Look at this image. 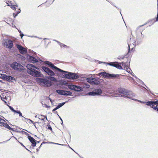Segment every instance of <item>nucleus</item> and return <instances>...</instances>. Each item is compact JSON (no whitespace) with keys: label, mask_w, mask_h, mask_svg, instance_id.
Wrapping results in <instances>:
<instances>
[{"label":"nucleus","mask_w":158,"mask_h":158,"mask_svg":"<svg viewBox=\"0 0 158 158\" xmlns=\"http://www.w3.org/2000/svg\"><path fill=\"white\" fill-rule=\"evenodd\" d=\"M27 73L31 76L36 77L41 76L40 72L36 70V69L39 70V68L33 64H28L27 65Z\"/></svg>","instance_id":"obj_1"},{"label":"nucleus","mask_w":158,"mask_h":158,"mask_svg":"<svg viewBox=\"0 0 158 158\" xmlns=\"http://www.w3.org/2000/svg\"><path fill=\"white\" fill-rule=\"evenodd\" d=\"M118 92L120 94L121 97L127 98L130 99H133V97L134 96V93L131 91L123 88H120L118 89Z\"/></svg>","instance_id":"obj_2"},{"label":"nucleus","mask_w":158,"mask_h":158,"mask_svg":"<svg viewBox=\"0 0 158 158\" xmlns=\"http://www.w3.org/2000/svg\"><path fill=\"white\" fill-rule=\"evenodd\" d=\"M36 80L40 85L43 86L45 87H50L52 85L51 82L47 79L39 78H37Z\"/></svg>","instance_id":"obj_3"},{"label":"nucleus","mask_w":158,"mask_h":158,"mask_svg":"<svg viewBox=\"0 0 158 158\" xmlns=\"http://www.w3.org/2000/svg\"><path fill=\"white\" fill-rule=\"evenodd\" d=\"M11 67L14 70L22 71L23 70L24 67L20 64L17 62H14L10 65Z\"/></svg>","instance_id":"obj_4"},{"label":"nucleus","mask_w":158,"mask_h":158,"mask_svg":"<svg viewBox=\"0 0 158 158\" xmlns=\"http://www.w3.org/2000/svg\"><path fill=\"white\" fill-rule=\"evenodd\" d=\"M86 81L90 84L93 85H98L100 83V82L95 78L89 77L86 78Z\"/></svg>","instance_id":"obj_5"},{"label":"nucleus","mask_w":158,"mask_h":158,"mask_svg":"<svg viewBox=\"0 0 158 158\" xmlns=\"http://www.w3.org/2000/svg\"><path fill=\"white\" fill-rule=\"evenodd\" d=\"M3 43L4 45L6 46L7 48H11L13 45L12 41L7 39H4L3 41Z\"/></svg>","instance_id":"obj_6"},{"label":"nucleus","mask_w":158,"mask_h":158,"mask_svg":"<svg viewBox=\"0 0 158 158\" xmlns=\"http://www.w3.org/2000/svg\"><path fill=\"white\" fill-rule=\"evenodd\" d=\"M41 68L43 71L45 72L50 76H52L55 75L54 73L48 67L43 66L41 67Z\"/></svg>","instance_id":"obj_7"},{"label":"nucleus","mask_w":158,"mask_h":158,"mask_svg":"<svg viewBox=\"0 0 158 158\" xmlns=\"http://www.w3.org/2000/svg\"><path fill=\"white\" fill-rule=\"evenodd\" d=\"M44 63L48 65L49 67L52 69H56L60 72H66V71L62 70L55 66L52 63L48 61H44Z\"/></svg>","instance_id":"obj_8"},{"label":"nucleus","mask_w":158,"mask_h":158,"mask_svg":"<svg viewBox=\"0 0 158 158\" xmlns=\"http://www.w3.org/2000/svg\"><path fill=\"white\" fill-rule=\"evenodd\" d=\"M100 75L104 77V78L107 77H118L119 76L118 74H110L106 72H101L99 73Z\"/></svg>","instance_id":"obj_9"},{"label":"nucleus","mask_w":158,"mask_h":158,"mask_svg":"<svg viewBox=\"0 0 158 158\" xmlns=\"http://www.w3.org/2000/svg\"><path fill=\"white\" fill-rule=\"evenodd\" d=\"M56 92L60 94V95H64V96H72L73 95H72V93L71 91L66 90H57L56 91Z\"/></svg>","instance_id":"obj_10"},{"label":"nucleus","mask_w":158,"mask_h":158,"mask_svg":"<svg viewBox=\"0 0 158 158\" xmlns=\"http://www.w3.org/2000/svg\"><path fill=\"white\" fill-rule=\"evenodd\" d=\"M102 93V90L100 89H96L94 91L90 92L88 93V95L90 96H98L100 95Z\"/></svg>","instance_id":"obj_11"},{"label":"nucleus","mask_w":158,"mask_h":158,"mask_svg":"<svg viewBox=\"0 0 158 158\" xmlns=\"http://www.w3.org/2000/svg\"><path fill=\"white\" fill-rule=\"evenodd\" d=\"M146 104L148 106H150L151 107H155V106L156 105V106H158V100L154 101H151L147 102Z\"/></svg>","instance_id":"obj_12"},{"label":"nucleus","mask_w":158,"mask_h":158,"mask_svg":"<svg viewBox=\"0 0 158 158\" xmlns=\"http://www.w3.org/2000/svg\"><path fill=\"white\" fill-rule=\"evenodd\" d=\"M108 64L111 66H114L116 68H117L119 69H123L122 66L118 64L117 62H110L109 63H108Z\"/></svg>","instance_id":"obj_13"},{"label":"nucleus","mask_w":158,"mask_h":158,"mask_svg":"<svg viewBox=\"0 0 158 158\" xmlns=\"http://www.w3.org/2000/svg\"><path fill=\"white\" fill-rule=\"evenodd\" d=\"M28 58L29 59V61L30 62L34 63L38 62V60L37 59L32 56H29Z\"/></svg>","instance_id":"obj_14"},{"label":"nucleus","mask_w":158,"mask_h":158,"mask_svg":"<svg viewBox=\"0 0 158 158\" xmlns=\"http://www.w3.org/2000/svg\"><path fill=\"white\" fill-rule=\"evenodd\" d=\"M29 140L32 143V145L33 147L35 146L36 144V142L35 140L31 135H29L28 136Z\"/></svg>","instance_id":"obj_15"},{"label":"nucleus","mask_w":158,"mask_h":158,"mask_svg":"<svg viewBox=\"0 0 158 158\" xmlns=\"http://www.w3.org/2000/svg\"><path fill=\"white\" fill-rule=\"evenodd\" d=\"M120 64H122L123 65H124L125 66L124 67V69L126 70V71L130 73L131 74H132V72L131 69L129 68L128 67L126 66V65L125 63L123 62H122Z\"/></svg>","instance_id":"obj_16"},{"label":"nucleus","mask_w":158,"mask_h":158,"mask_svg":"<svg viewBox=\"0 0 158 158\" xmlns=\"http://www.w3.org/2000/svg\"><path fill=\"white\" fill-rule=\"evenodd\" d=\"M71 78V80H74L78 79L79 77L75 73H70Z\"/></svg>","instance_id":"obj_17"},{"label":"nucleus","mask_w":158,"mask_h":158,"mask_svg":"<svg viewBox=\"0 0 158 158\" xmlns=\"http://www.w3.org/2000/svg\"><path fill=\"white\" fill-rule=\"evenodd\" d=\"M2 126L4 127L9 130H11L13 131H15L13 128L10 127L6 123H5L4 122V123H3V125Z\"/></svg>","instance_id":"obj_18"},{"label":"nucleus","mask_w":158,"mask_h":158,"mask_svg":"<svg viewBox=\"0 0 158 158\" xmlns=\"http://www.w3.org/2000/svg\"><path fill=\"white\" fill-rule=\"evenodd\" d=\"M2 126L4 127L9 130H11L13 131H15L13 128L10 127L6 123H5L4 122V123H3V125Z\"/></svg>","instance_id":"obj_19"},{"label":"nucleus","mask_w":158,"mask_h":158,"mask_svg":"<svg viewBox=\"0 0 158 158\" xmlns=\"http://www.w3.org/2000/svg\"><path fill=\"white\" fill-rule=\"evenodd\" d=\"M74 90L77 92L82 91L83 90V89L80 86L75 85Z\"/></svg>","instance_id":"obj_20"},{"label":"nucleus","mask_w":158,"mask_h":158,"mask_svg":"<svg viewBox=\"0 0 158 158\" xmlns=\"http://www.w3.org/2000/svg\"><path fill=\"white\" fill-rule=\"evenodd\" d=\"M66 72H64L65 73H67L68 74H64V78H66L67 79H71V75H70V73L69 72L67 71H65Z\"/></svg>","instance_id":"obj_21"},{"label":"nucleus","mask_w":158,"mask_h":158,"mask_svg":"<svg viewBox=\"0 0 158 158\" xmlns=\"http://www.w3.org/2000/svg\"><path fill=\"white\" fill-rule=\"evenodd\" d=\"M14 79V77L11 76L6 75L5 80L10 82L11 81Z\"/></svg>","instance_id":"obj_22"},{"label":"nucleus","mask_w":158,"mask_h":158,"mask_svg":"<svg viewBox=\"0 0 158 158\" xmlns=\"http://www.w3.org/2000/svg\"><path fill=\"white\" fill-rule=\"evenodd\" d=\"M19 52L21 53L24 54L27 52V50L25 48L23 47L21 50H20Z\"/></svg>","instance_id":"obj_23"},{"label":"nucleus","mask_w":158,"mask_h":158,"mask_svg":"<svg viewBox=\"0 0 158 158\" xmlns=\"http://www.w3.org/2000/svg\"><path fill=\"white\" fill-rule=\"evenodd\" d=\"M75 85H68V87L70 89L74 90Z\"/></svg>","instance_id":"obj_24"},{"label":"nucleus","mask_w":158,"mask_h":158,"mask_svg":"<svg viewBox=\"0 0 158 158\" xmlns=\"http://www.w3.org/2000/svg\"><path fill=\"white\" fill-rule=\"evenodd\" d=\"M48 79H50L51 81H56L57 80L54 77H53L52 76H51L50 77H47Z\"/></svg>","instance_id":"obj_25"},{"label":"nucleus","mask_w":158,"mask_h":158,"mask_svg":"<svg viewBox=\"0 0 158 158\" xmlns=\"http://www.w3.org/2000/svg\"><path fill=\"white\" fill-rule=\"evenodd\" d=\"M135 94H134V96L133 97V99H131L132 100H133L134 101H138V102H140L141 103H145L146 102H142L140 100H137V99H135Z\"/></svg>","instance_id":"obj_26"},{"label":"nucleus","mask_w":158,"mask_h":158,"mask_svg":"<svg viewBox=\"0 0 158 158\" xmlns=\"http://www.w3.org/2000/svg\"><path fill=\"white\" fill-rule=\"evenodd\" d=\"M15 113H17V114H19V116H21L22 117H23L25 119H27V118H25L23 117V116H22V114L19 110H16V112H15Z\"/></svg>","instance_id":"obj_27"},{"label":"nucleus","mask_w":158,"mask_h":158,"mask_svg":"<svg viewBox=\"0 0 158 158\" xmlns=\"http://www.w3.org/2000/svg\"><path fill=\"white\" fill-rule=\"evenodd\" d=\"M8 6H10V7L11 8V9H12L13 10H15L16 8L15 6L16 7H17L18 6V5L17 4H16V5H11V6L10 5L8 4Z\"/></svg>","instance_id":"obj_28"},{"label":"nucleus","mask_w":158,"mask_h":158,"mask_svg":"<svg viewBox=\"0 0 158 158\" xmlns=\"http://www.w3.org/2000/svg\"><path fill=\"white\" fill-rule=\"evenodd\" d=\"M66 102H65L60 103L57 106L59 108L61 107H62V106H63L66 103Z\"/></svg>","instance_id":"obj_29"},{"label":"nucleus","mask_w":158,"mask_h":158,"mask_svg":"<svg viewBox=\"0 0 158 158\" xmlns=\"http://www.w3.org/2000/svg\"><path fill=\"white\" fill-rule=\"evenodd\" d=\"M7 106L9 107L10 109L13 112H14V113H15V112H16V110H15L13 107L10 106H9L7 104Z\"/></svg>","instance_id":"obj_30"},{"label":"nucleus","mask_w":158,"mask_h":158,"mask_svg":"<svg viewBox=\"0 0 158 158\" xmlns=\"http://www.w3.org/2000/svg\"><path fill=\"white\" fill-rule=\"evenodd\" d=\"M39 118L42 120L44 121L45 119V116L43 115H40L39 116Z\"/></svg>","instance_id":"obj_31"},{"label":"nucleus","mask_w":158,"mask_h":158,"mask_svg":"<svg viewBox=\"0 0 158 158\" xmlns=\"http://www.w3.org/2000/svg\"><path fill=\"white\" fill-rule=\"evenodd\" d=\"M1 99L2 101H4L5 103L6 104H7L6 101H7V99L6 98V97H5V98L4 97H1Z\"/></svg>","instance_id":"obj_32"},{"label":"nucleus","mask_w":158,"mask_h":158,"mask_svg":"<svg viewBox=\"0 0 158 158\" xmlns=\"http://www.w3.org/2000/svg\"><path fill=\"white\" fill-rule=\"evenodd\" d=\"M5 121L4 119L0 118V126H2L3 123H4Z\"/></svg>","instance_id":"obj_33"},{"label":"nucleus","mask_w":158,"mask_h":158,"mask_svg":"<svg viewBox=\"0 0 158 158\" xmlns=\"http://www.w3.org/2000/svg\"><path fill=\"white\" fill-rule=\"evenodd\" d=\"M16 13L15 15V16H14V18H15L20 13V9H18V10L15 12Z\"/></svg>","instance_id":"obj_34"},{"label":"nucleus","mask_w":158,"mask_h":158,"mask_svg":"<svg viewBox=\"0 0 158 158\" xmlns=\"http://www.w3.org/2000/svg\"><path fill=\"white\" fill-rule=\"evenodd\" d=\"M16 47L19 50V51L21 50V49L23 47L20 45L17 44Z\"/></svg>","instance_id":"obj_35"},{"label":"nucleus","mask_w":158,"mask_h":158,"mask_svg":"<svg viewBox=\"0 0 158 158\" xmlns=\"http://www.w3.org/2000/svg\"><path fill=\"white\" fill-rule=\"evenodd\" d=\"M42 104L43 107H45L46 108L48 107V106L45 103H44V102H42Z\"/></svg>","instance_id":"obj_36"},{"label":"nucleus","mask_w":158,"mask_h":158,"mask_svg":"<svg viewBox=\"0 0 158 158\" xmlns=\"http://www.w3.org/2000/svg\"><path fill=\"white\" fill-rule=\"evenodd\" d=\"M60 46L61 47H64V48H65V47H67V48H69V47H68L67 45H66L63 44H62V43H61V44H60Z\"/></svg>","instance_id":"obj_37"},{"label":"nucleus","mask_w":158,"mask_h":158,"mask_svg":"<svg viewBox=\"0 0 158 158\" xmlns=\"http://www.w3.org/2000/svg\"><path fill=\"white\" fill-rule=\"evenodd\" d=\"M6 75H6V74H3V75H2V79H3V80H5V79H6Z\"/></svg>","instance_id":"obj_38"},{"label":"nucleus","mask_w":158,"mask_h":158,"mask_svg":"<svg viewBox=\"0 0 158 158\" xmlns=\"http://www.w3.org/2000/svg\"><path fill=\"white\" fill-rule=\"evenodd\" d=\"M48 129L51 130V131L52 132V128L51 127V126L50 125H48Z\"/></svg>","instance_id":"obj_39"},{"label":"nucleus","mask_w":158,"mask_h":158,"mask_svg":"<svg viewBox=\"0 0 158 158\" xmlns=\"http://www.w3.org/2000/svg\"><path fill=\"white\" fill-rule=\"evenodd\" d=\"M48 143H52V144H58V145H64V144H59V143H55L52 142H49Z\"/></svg>","instance_id":"obj_40"},{"label":"nucleus","mask_w":158,"mask_h":158,"mask_svg":"<svg viewBox=\"0 0 158 158\" xmlns=\"http://www.w3.org/2000/svg\"><path fill=\"white\" fill-rule=\"evenodd\" d=\"M22 132L23 134H24L25 135H28V136L29 135V134L28 133H27V132H26L25 131H22Z\"/></svg>","instance_id":"obj_41"},{"label":"nucleus","mask_w":158,"mask_h":158,"mask_svg":"<svg viewBox=\"0 0 158 158\" xmlns=\"http://www.w3.org/2000/svg\"><path fill=\"white\" fill-rule=\"evenodd\" d=\"M139 81H137L140 82L141 84L142 85H144V83L141 80L139 79H138Z\"/></svg>","instance_id":"obj_42"},{"label":"nucleus","mask_w":158,"mask_h":158,"mask_svg":"<svg viewBox=\"0 0 158 158\" xmlns=\"http://www.w3.org/2000/svg\"><path fill=\"white\" fill-rule=\"evenodd\" d=\"M152 108H153L154 110H156L158 112V109L157 108V106H155V107H152Z\"/></svg>","instance_id":"obj_43"},{"label":"nucleus","mask_w":158,"mask_h":158,"mask_svg":"<svg viewBox=\"0 0 158 158\" xmlns=\"http://www.w3.org/2000/svg\"><path fill=\"white\" fill-rule=\"evenodd\" d=\"M157 21H158V10L157 14V17H156V19L155 21H154V23L155 22H157Z\"/></svg>","instance_id":"obj_44"},{"label":"nucleus","mask_w":158,"mask_h":158,"mask_svg":"<svg viewBox=\"0 0 158 158\" xmlns=\"http://www.w3.org/2000/svg\"><path fill=\"white\" fill-rule=\"evenodd\" d=\"M59 108L57 106L55 108L53 109L52 110V112H54V111H55L56 110L58 109Z\"/></svg>","instance_id":"obj_45"},{"label":"nucleus","mask_w":158,"mask_h":158,"mask_svg":"<svg viewBox=\"0 0 158 158\" xmlns=\"http://www.w3.org/2000/svg\"><path fill=\"white\" fill-rule=\"evenodd\" d=\"M90 86L88 84H85V87H86L87 88H89Z\"/></svg>","instance_id":"obj_46"},{"label":"nucleus","mask_w":158,"mask_h":158,"mask_svg":"<svg viewBox=\"0 0 158 158\" xmlns=\"http://www.w3.org/2000/svg\"><path fill=\"white\" fill-rule=\"evenodd\" d=\"M27 119L28 120H29L31 122V123H32L33 124H35V123H34V122H33V121H32V120H30V119Z\"/></svg>","instance_id":"obj_47"},{"label":"nucleus","mask_w":158,"mask_h":158,"mask_svg":"<svg viewBox=\"0 0 158 158\" xmlns=\"http://www.w3.org/2000/svg\"><path fill=\"white\" fill-rule=\"evenodd\" d=\"M27 119L28 120H29L31 122V123H32L33 124H35V123H34V122H33V121H32V120H30V119Z\"/></svg>","instance_id":"obj_48"},{"label":"nucleus","mask_w":158,"mask_h":158,"mask_svg":"<svg viewBox=\"0 0 158 158\" xmlns=\"http://www.w3.org/2000/svg\"><path fill=\"white\" fill-rule=\"evenodd\" d=\"M20 36H21V38H22L23 36L24 35L23 34L20 33Z\"/></svg>","instance_id":"obj_49"},{"label":"nucleus","mask_w":158,"mask_h":158,"mask_svg":"<svg viewBox=\"0 0 158 158\" xmlns=\"http://www.w3.org/2000/svg\"><path fill=\"white\" fill-rule=\"evenodd\" d=\"M48 99V100L49 99L50 100V102H51V103H52V100L50 98H48V97H46V99Z\"/></svg>","instance_id":"obj_50"},{"label":"nucleus","mask_w":158,"mask_h":158,"mask_svg":"<svg viewBox=\"0 0 158 158\" xmlns=\"http://www.w3.org/2000/svg\"><path fill=\"white\" fill-rule=\"evenodd\" d=\"M131 75H132L133 76H134V77L137 78V77H136V76L133 73H132V74H131Z\"/></svg>","instance_id":"obj_51"},{"label":"nucleus","mask_w":158,"mask_h":158,"mask_svg":"<svg viewBox=\"0 0 158 158\" xmlns=\"http://www.w3.org/2000/svg\"><path fill=\"white\" fill-rule=\"evenodd\" d=\"M24 148H25V149H26L28 151L30 152H31L28 149H27L26 147H25L23 145V146Z\"/></svg>","instance_id":"obj_52"},{"label":"nucleus","mask_w":158,"mask_h":158,"mask_svg":"<svg viewBox=\"0 0 158 158\" xmlns=\"http://www.w3.org/2000/svg\"><path fill=\"white\" fill-rule=\"evenodd\" d=\"M28 37H31V38H32V37H35V38H37V37L36 36H28Z\"/></svg>","instance_id":"obj_53"},{"label":"nucleus","mask_w":158,"mask_h":158,"mask_svg":"<svg viewBox=\"0 0 158 158\" xmlns=\"http://www.w3.org/2000/svg\"><path fill=\"white\" fill-rule=\"evenodd\" d=\"M18 141L20 143V144L22 145V146H23V144L22 143H21V142H20L19 141Z\"/></svg>","instance_id":"obj_54"},{"label":"nucleus","mask_w":158,"mask_h":158,"mask_svg":"<svg viewBox=\"0 0 158 158\" xmlns=\"http://www.w3.org/2000/svg\"><path fill=\"white\" fill-rule=\"evenodd\" d=\"M56 42L60 45V44H61V43H60V42H59V41H56Z\"/></svg>","instance_id":"obj_55"},{"label":"nucleus","mask_w":158,"mask_h":158,"mask_svg":"<svg viewBox=\"0 0 158 158\" xmlns=\"http://www.w3.org/2000/svg\"><path fill=\"white\" fill-rule=\"evenodd\" d=\"M17 30L20 33H21L22 32L20 30H19L18 29H17Z\"/></svg>","instance_id":"obj_56"},{"label":"nucleus","mask_w":158,"mask_h":158,"mask_svg":"<svg viewBox=\"0 0 158 158\" xmlns=\"http://www.w3.org/2000/svg\"><path fill=\"white\" fill-rule=\"evenodd\" d=\"M54 112V113L55 114H57L58 116H59L57 111H56L55 112Z\"/></svg>","instance_id":"obj_57"},{"label":"nucleus","mask_w":158,"mask_h":158,"mask_svg":"<svg viewBox=\"0 0 158 158\" xmlns=\"http://www.w3.org/2000/svg\"><path fill=\"white\" fill-rule=\"evenodd\" d=\"M146 24V23H145V24H143V25H141V26H139V27H141L145 25V24Z\"/></svg>","instance_id":"obj_58"},{"label":"nucleus","mask_w":158,"mask_h":158,"mask_svg":"<svg viewBox=\"0 0 158 158\" xmlns=\"http://www.w3.org/2000/svg\"><path fill=\"white\" fill-rule=\"evenodd\" d=\"M16 13L15 12V13H13V16L14 17V16H15V15H16Z\"/></svg>","instance_id":"obj_59"},{"label":"nucleus","mask_w":158,"mask_h":158,"mask_svg":"<svg viewBox=\"0 0 158 158\" xmlns=\"http://www.w3.org/2000/svg\"><path fill=\"white\" fill-rule=\"evenodd\" d=\"M131 46V44H128V47H129V51L130 50V46Z\"/></svg>","instance_id":"obj_60"},{"label":"nucleus","mask_w":158,"mask_h":158,"mask_svg":"<svg viewBox=\"0 0 158 158\" xmlns=\"http://www.w3.org/2000/svg\"><path fill=\"white\" fill-rule=\"evenodd\" d=\"M11 138H15V139L17 140V138L15 136H12V137Z\"/></svg>","instance_id":"obj_61"},{"label":"nucleus","mask_w":158,"mask_h":158,"mask_svg":"<svg viewBox=\"0 0 158 158\" xmlns=\"http://www.w3.org/2000/svg\"><path fill=\"white\" fill-rule=\"evenodd\" d=\"M141 35L142 37V38H143V34H142V32H141Z\"/></svg>","instance_id":"obj_62"},{"label":"nucleus","mask_w":158,"mask_h":158,"mask_svg":"<svg viewBox=\"0 0 158 158\" xmlns=\"http://www.w3.org/2000/svg\"><path fill=\"white\" fill-rule=\"evenodd\" d=\"M135 42H136L135 41V42L134 43V44H133V46H135Z\"/></svg>","instance_id":"obj_63"},{"label":"nucleus","mask_w":158,"mask_h":158,"mask_svg":"<svg viewBox=\"0 0 158 158\" xmlns=\"http://www.w3.org/2000/svg\"><path fill=\"white\" fill-rule=\"evenodd\" d=\"M157 10H158V0H157Z\"/></svg>","instance_id":"obj_64"}]
</instances>
